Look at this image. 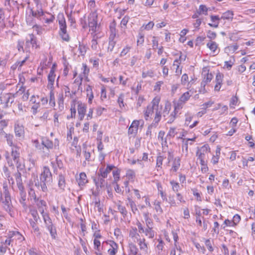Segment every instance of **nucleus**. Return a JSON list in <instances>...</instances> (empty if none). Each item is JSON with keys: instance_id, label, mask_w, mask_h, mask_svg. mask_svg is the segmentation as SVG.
<instances>
[{"instance_id": "1", "label": "nucleus", "mask_w": 255, "mask_h": 255, "mask_svg": "<svg viewBox=\"0 0 255 255\" xmlns=\"http://www.w3.org/2000/svg\"><path fill=\"white\" fill-rule=\"evenodd\" d=\"M159 102L160 98L155 97L153 99L151 104L147 106L144 111V117L146 121L151 119L153 114H155L153 122L158 124L161 118V106L159 105Z\"/></svg>"}, {"instance_id": "2", "label": "nucleus", "mask_w": 255, "mask_h": 255, "mask_svg": "<svg viewBox=\"0 0 255 255\" xmlns=\"http://www.w3.org/2000/svg\"><path fill=\"white\" fill-rule=\"evenodd\" d=\"M0 134L4 135L7 143L11 147V156L14 163H17L19 159V148L13 143V135L6 133L4 131H0Z\"/></svg>"}, {"instance_id": "3", "label": "nucleus", "mask_w": 255, "mask_h": 255, "mask_svg": "<svg viewBox=\"0 0 255 255\" xmlns=\"http://www.w3.org/2000/svg\"><path fill=\"white\" fill-rule=\"evenodd\" d=\"M44 225L46 229L49 232L50 236L53 239H56L57 234L55 226L52 222L49 213L42 215Z\"/></svg>"}, {"instance_id": "4", "label": "nucleus", "mask_w": 255, "mask_h": 255, "mask_svg": "<svg viewBox=\"0 0 255 255\" xmlns=\"http://www.w3.org/2000/svg\"><path fill=\"white\" fill-rule=\"evenodd\" d=\"M98 13L96 10L91 11L88 16V26L91 34L98 31L99 26L97 22Z\"/></svg>"}, {"instance_id": "5", "label": "nucleus", "mask_w": 255, "mask_h": 255, "mask_svg": "<svg viewBox=\"0 0 255 255\" xmlns=\"http://www.w3.org/2000/svg\"><path fill=\"white\" fill-rule=\"evenodd\" d=\"M52 182L53 180H47L46 179L39 178V180H37V182H35V186L39 190L44 193H47L48 191V187L52 184Z\"/></svg>"}, {"instance_id": "6", "label": "nucleus", "mask_w": 255, "mask_h": 255, "mask_svg": "<svg viewBox=\"0 0 255 255\" xmlns=\"http://www.w3.org/2000/svg\"><path fill=\"white\" fill-rule=\"evenodd\" d=\"M14 131L15 136L20 139H23L25 136V129L23 125L17 121L14 124Z\"/></svg>"}, {"instance_id": "7", "label": "nucleus", "mask_w": 255, "mask_h": 255, "mask_svg": "<svg viewBox=\"0 0 255 255\" xmlns=\"http://www.w3.org/2000/svg\"><path fill=\"white\" fill-rule=\"evenodd\" d=\"M14 95L11 93L4 94L0 97V104L2 105V108H6L11 105L14 101Z\"/></svg>"}, {"instance_id": "8", "label": "nucleus", "mask_w": 255, "mask_h": 255, "mask_svg": "<svg viewBox=\"0 0 255 255\" xmlns=\"http://www.w3.org/2000/svg\"><path fill=\"white\" fill-rule=\"evenodd\" d=\"M210 148L208 145H204L197 149L196 156L197 157V159L199 160L200 163L206 161V155L210 151Z\"/></svg>"}, {"instance_id": "9", "label": "nucleus", "mask_w": 255, "mask_h": 255, "mask_svg": "<svg viewBox=\"0 0 255 255\" xmlns=\"http://www.w3.org/2000/svg\"><path fill=\"white\" fill-rule=\"evenodd\" d=\"M138 231L135 227H131L129 232V242L134 243H138L144 238H141Z\"/></svg>"}, {"instance_id": "10", "label": "nucleus", "mask_w": 255, "mask_h": 255, "mask_svg": "<svg viewBox=\"0 0 255 255\" xmlns=\"http://www.w3.org/2000/svg\"><path fill=\"white\" fill-rule=\"evenodd\" d=\"M30 46L35 48L37 47L36 38L33 34H28V36L26 38L25 49L27 52L29 51V48Z\"/></svg>"}, {"instance_id": "11", "label": "nucleus", "mask_w": 255, "mask_h": 255, "mask_svg": "<svg viewBox=\"0 0 255 255\" xmlns=\"http://www.w3.org/2000/svg\"><path fill=\"white\" fill-rule=\"evenodd\" d=\"M77 111L78 114V118L80 121H82L85 117L86 112L87 106L86 105L81 102H78Z\"/></svg>"}, {"instance_id": "12", "label": "nucleus", "mask_w": 255, "mask_h": 255, "mask_svg": "<svg viewBox=\"0 0 255 255\" xmlns=\"http://www.w3.org/2000/svg\"><path fill=\"white\" fill-rule=\"evenodd\" d=\"M203 73H204V75H206V76L201 83V85L202 87H205L206 85L212 80L213 78V75L212 73H209V70L207 69V68H204L203 69Z\"/></svg>"}, {"instance_id": "13", "label": "nucleus", "mask_w": 255, "mask_h": 255, "mask_svg": "<svg viewBox=\"0 0 255 255\" xmlns=\"http://www.w3.org/2000/svg\"><path fill=\"white\" fill-rule=\"evenodd\" d=\"M57 19L59 25V31L67 30V25L63 13H59L57 15Z\"/></svg>"}, {"instance_id": "14", "label": "nucleus", "mask_w": 255, "mask_h": 255, "mask_svg": "<svg viewBox=\"0 0 255 255\" xmlns=\"http://www.w3.org/2000/svg\"><path fill=\"white\" fill-rule=\"evenodd\" d=\"M105 178L98 174V177L94 179V181L96 186L97 189L99 190L102 187H104L106 184L105 180Z\"/></svg>"}, {"instance_id": "15", "label": "nucleus", "mask_w": 255, "mask_h": 255, "mask_svg": "<svg viewBox=\"0 0 255 255\" xmlns=\"http://www.w3.org/2000/svg\"><path fill=\"white\" fill-rule=\"evenodd\" d=\"M39 178L44 179L53 180L52 175L49 168L47 166H44L41 173L39 175Z\"/></svg>"}, {"instance_id": "16", "label": "nucleus", "mask_w": 255, "mask_h": 255, "mask_svg": "<svg viewBox=\"0 0 255 255\" xmlns=\"http://www.w3.org/2000/svg\"><path fill=\"white\" fill-rule=\"evenodd\" d=\"M115 166L113 165H108L106 168L103 167L100 168L99 170L98 175L103 177L104 178H107L108 174L115 168Z\"/></svg>"}, {"instance_id": "17", "label": "nucleus", "mask_w": 255, "mask_h": 255, "mask_svg": "<svg viewBox=\"0 0 255 255\" xmlns=\"http://www.w3.org/2000/svg\"><path fill=\"white\" fill-rule=\"evenodd\" d=\"M76 180L80 187L85 186L88 182L87 175L85 172L80 173L79 177L76 178Z\"/></svg>"}, {"instance_id": "18", "label": "nucleus", "mask_w": 255, "mask_h": 255, "mask_svg": "<svg viewBox=\"0 0 255 255\" xmlns=\"http://www.w3.org/2000/svg\"><path fill=\"white\" fill-rule=\"evenodd\" d=\"M110 248L108 250V253L110 255H116L118 250V245L113 241H110L109 242Z\"/></svg>"}, {"instance_id": "19", "label": "nucleus", "mask_w": 255, "mask_h": 255, "mask_svg": "<svg viewBox=\"0 0 255 255\" xmlns=\"http://www.w3.org/2000/svg\"><path fill=\"white\" fill-rule=\"evenodd\" d=\"M82 72L81 74L79 75L80 77V85H82V81L83 79V78H85L86 79L88 78V76L90 72L89 68L87 67V65L86 64L83 63L82 64Z\"/></svg>"}, {"instance_id": "20", "label": "nucleus", "mask_w": 255, "mask_h": 255, "mask_svg": "<svg viewBox=\"0 0 255 255\" xmlns=\"http://www.w3.org/2000/svg\"><path fill=\"white\" fill-rule=\"evenodd\" d=\"M139 125V121L134 120L130 126L128 133L129 134H133L137 133L138 127Z\"/></svg>"}, {"instance_id": "21", "label": "nucleus", "mask_w": 255, "mask_h": 255, "mask_svg": "<svg viewBox=\"0 0 255 255\" xmlns=\"http://www.w3.org/2000/svg\"><path fill=\"white\" fill-rule=\"evenodd\" d=\"M194 211L196 215V222L198 224L199 226L201 227L202 222L201 220L202 214L200 211V207L198 205H195Z\"/></svg>"}, {"instance_id": "22", "label": "nucleus", "mask_w": 255, "mask_h": 255, "mask_svg": "<svg viewBox=\"0 0 255 255\" xmlns=\"http://www.w3.org/2000/svg\"><path fill=\"white\" fill-rule=\"evenodd\" d=\"M37 208L41 215H42L43 214H46V212H45V210L46 209L47 204L46 202L43 200H40L37 201L36 202Z\"/></svg>"}, {"instance_id": "23", "label": "nucleus", "mask_w": 255, "mask_h": 255, "mask_svg": "<svg viewBox=\"0 0 255 255\" xmlns=\"http://www.w3.org/2000/svg\"><path fill=\"white\" fill-rule=\"evenodd\" d=\"M58 185L60 189L64 191L66 187L65 178L63 175L59 174L58 177Z\"/></svg>"}, {"instance_id": "24", "label": "nucleus", "mask_w": 255, "mask_h": 255, "mask_svg": "<svg viewBox=\"0 0 255 255\" xmlns=\"http://www.w3.org/2000/svg\"><path fill=\"white\" fill-rule=\"evenodd\" d=\"M157 241L158 243L155 248L156 254H167L166 252L163 250L164 246V242L160 239H158Z\"/></svg>"}, {"instance_id": "25", "label": "nucleus", "mask_w": 255, "mask_h": 255, "mask_svg": "<svg viewBox=\"0 0 255 255\" xmlns=\"http://www.w3.org/2000/svg\"><path fill=\"white\" fill-rule=\"evenodd\" d=\"M129 255H136L138 252V248L135 243L129 242L128 245Z\"/></svg>"}, {"instance_id": "26", "label": "nucleus", "mask_w": 255, "mask_h": 255, "mask_svg": "<svg viewBox=\"0 0 255 255\" xmlns=\"http://www.w3.org/2000/svg\"><path fill=\"white\" fill-rule=\"evenodd\" d=\"M220 151L221 148L219 146H217L215 154L213 155L211 160V162L213 165H215L218 163L221 153Z\"/></svg>"}, {"instance_id": "27", "label": "nucleus", "mask_w": 255, "mask_h": 255, "mask_svg": "<svg viewBox=\"0 0 255 255\" xmlns=\"http://www.w3.org/2000/svg\"><path fill=\"white\" fill-rule=\"evenodd\" d=\"M87 97L88 99V103L91 104L94 98V94L92 91V87L87 85L86 88Z\"/></svg>"}, {"instance_id": "28", "label": "nucleus", "mask_w": 255, "mask_h": 255, "mask_svg": "<svg viewBox=\"0 0 255 255\" xmlns=\"http://www.w3.org/2000/svg\"><path fill=\"white\" fill-rule=\"evenodd\" d=\"M20 198L19 200V203L21 204L23 208L26 210L27 208V205L26 203V193L23 191L20 192Z\"/></svg>"}, {"instance_id": "29", "label": "nucleus", "mask_w": 255, "mask_h": 255, "mask_svg": "<svg viewBox=\"0 0 255 255\" xmlns=\"http://www.w3.org/2000/svg\"><path fill=\"white\" fill-rule=\"evenodd\" d=\"M207 46L215 54H217L219 52V50L217 51L218 45L215 41H210L207 44Z\"/></svg>"}, {"instance_id": "30", "label": "nucleus", "mask_w": 255, "mask_h": 255, "mask_svg": "<svg viewBox=\"0 0 255 255\" xmlns=\"http://www.w3.org/2000/svg\"><path fill=\"white\" fill-rule=\"evenodd\" d=\"M126 177L130 182H133L135 177V173L132 169H128L126 171Z\"/></svg>"}, {"instance_id": "31", "label": "nucleus", "mask_w": 255, "mask_h": 255, "mask_svg": "<svg viewBox=\"0 0 255 255\" xmlns=\"http://www.w3.org/2000/svg\"><path fill=\"white\" fill-rule=\"evenodd\" d=\"M2 204L5 210L7 212L10 213L12 208L11 199L7 200L5 199L2 202Z\"/></svg>"}, {"instance_id": "32", "label": "nucleus", "mask_w": 255, "mask_h": 255, "mask_svg": "<svg viewBox=\"0 0 255 255\" xmlns=\"http://www.w3.org/2000/svg\"><path fill=\"white\" fill-rule=\"evenodd\" d=\"M42 149L44 147L47 149H52L53 147V142L47 138H43L42 140Z\"/></svg>"}, {"instance_id": "33", "label": "nucleus", "mask_w": 255, "mask_h": 255, "mask_svg": "<svg viewBox=\"0 0 255 255\" xmlns=\"http://www.w3.org/2000/svg\"><path fill=\"white\" fill-rule=\"evenodd\" d=\"M180 166V158L179 157H177L175 158L173 160L171 170L173 171V172H176L179 168Z\"/></svg>"}, {"instance_id": "34", "label": "nucleus", "mask_w": 255, "mask_h": 255, "mask_svg": "<svg viewBox=\"0 0 255 255\" xmlns=\"http://www.w3.org/2000/svg\"><path fill=\"white\" fill-rule=\"evenodd\" d=\"M171 110V104L170 103L167 102L165 104L164 108L162 111L161 110V116L162 115L163 117L165 120V118H167L166 117L168 116L169 111Z\"/></svg>"}, {"instance_id": "35", "label": "nucleus", "mask_w": 255, "mask_h": 255, "mask_svg": "<svg viewBox=\"0 0 255 255\" xmlns=\"http://www.w3.org/2000/svg\"><path fill=\"white\" fill-rule=\"evenodd\" d=\"M191 96V95L189 94V92H186L183 93L180 97L178 103L177 104H180L182 106V104L185 103L186 101H187L189 99Z\"/></svg>"}, {"instance_id": "36", "label": "nucleus", "mask_w": 255, "mask_h": 255, "mask_svg": "<svg viewBox=\"0 0 255 255\" xmlns=\"http://www.w3.org/2000/svg\"><path fill=\"white\" fill-rule=\"evenodd\" d=\"M158 125V124H155V122H153L150 126H148L146 132V136L149 139L152 138V129L155 128Z\"/></svg>"}, {"instance_id": "37", "label": "nucleus", "mask_w": 255, "mask_h": 255, "mask_svg": "<svg viewBox=\"0 0 255 255\" xmlns=\"http://www.w3.org/2000/svg\"><path fill=\"white\" fill-rule=\"evenodd\" d=\"M127 205H129L133 214H135L136 212H138L137 206L134 201L131 199L128 198V203Z\"/></svg>"}, {"instance_id": "38", "label": "nucleus", "mask_w": 255, "mask_h": 255, "mask_svg": "<svg viewBox=\"0 0 255 255\" xmlns=\"http://www.w3.org/2000/svg\"><path fill=\"white\" fill-rule=\"evenodd\" d=\"M36 222L35 221H34L32 219L29 220V223L30 225V226L31 227L33 232L35 234H36L37 236H39L40 235V232H39V228L37 226L36 224Z\"/></svg>"}, {"instance_id": "39", "label": "nucleus", "mask_w": 255, "mask_h": 255, "mask_svg": "<svg viewBox=\"0 0 255 255\" xmlns=\"http://www.w3.org/2000/svg\"><path fill=\"white\" fill-rule=\"evenodd\" d=\"M137 244L139 247L140 250L144 253L147 254L148 246L147 244L145 242V239L144 238Z\"/></svg>"}, {"instance_id": "40", "label": "nucleus", "mask_w": 255, "mask_h": 255, "mask_svg": "<svg viewBox=\"0 0 255 255\" xmlns=\"http://www.w3.org/2000/svg\"><path fill=\"white\" fill-rule=\"evenodd\" d=\"M117 206L118 207L119 211L123 215V217L125 218L128 213L126 207L122 205L121 201H119V202L117 204Z\"/></svg>"}, {"instance_id": "41", "label": "nucleus", "mask_w": 255, "mask_h": 255, "mask_svg": "<svg viewBox=\"0 0 255 255\" xmlns=\"http://www.w3.org/2000/svg\"><path fill=\"white\" fill-rule=\"evenodd\" d=\"M56 77V75H52L48 74V84L47 87L48 89H53L54 83L55 82V79Z\"/></svg>"}, {"instance_id": "42", "label": "nucleus", "mask_w": 255, "mask_h": 255, "mask_svg": "<svg viewBox=\"0 0 255 255\" xmlns=\"http://www.w3.org/2000/svg\"><path fill=\"white\" fill-rule=\"evenodd\" d=\"M234 12L231 10H227V11L224 12L221 17V19H227L229 20H232L233 18Z\"/></svg>"}, {"instance_id": "43", "label": "nucleus", "mask_w": 255, "mask_h": 255, "mask_svg": "<svg viewBox=\"0 0 255 255\" xmlns=\"http://www.w3.org/2000/svg\"><path fill=\"white\" fill-rule=\"evenodd\" d=\"M153 227H147L144 229L142 233H144L145 235L150 239H152L154 236V232L152 230Z\"/></svg>"}, {"instance_id": "44", "label": "nucleus", "mask_w": 255, "mask_h": 255, "mask_svg": "<svg viewBox=\"0 0 255 255\" xmlns=\"http://www.w3.org/2000/svg\"><path fill=\"white\" fill-rule=\"evenodd\" d=\"M93 39L91 41V48L93 50H97L98 48V42L97 39L98 38V36L96 33H93Z\"/></svg>"}, {"instance_id": "45", "label": "nucleus", "mask_w": 255, "mask_h": 255, "mask_svg": "<svg viewBox=\"0 0 255 255\" xmlns=\"http://www.w3.org/2000/svg\"><path fill=\"white\" fill-rule=\"evenodd\" d=\"M14 236H17V239L19 240H23L24 237L22 236L21 234H19L18 232H15V231H11L9 232V233L7 234V238L9 239H12V237Z\"/></svg>"}, {"instance_id": "46", "label": "nucleus", "mask_w": 255, "mask_h": 255, "mask_svg": "<svg viewBox=\"0 0 255 255\" xmlns=\"http://www.w3.org/2000/svg\"><path fill=\"white\" fill-rule=\"evenodd\" d=\"M49 104L51 107L55 106V96L53 89H50L49 93Z\"/></svg>"}, {"instance_id": "47", "label": "nucleus", "mask_w": 255, "mask_h": 255, "mask_svg": "<svg viewBox=\"0 0 255 255\" xmlns=\"http://www.w3.org/2000/svg\"><path fill=\"white\" fill-rule=\"evenodd\" d=\"M170 184L171 185L172 189L175 193L179 192V190L180 189V186L179 183L172 180L170 181Z\"/></svg>"}, {"instance_id": "48", "label": "nucleus", "mask_w": 255, "mask_h": 255, "mask_svg": "<svg viewBox=\"0 0 255 255\" xmlns=\"http://www.w3.org/2000/svg\"><path fill=\"white\" fill-rule=\"evenodd\" d=\"M28 195L30 200H33L34 202H36L38 201L36 195L35 194L34 189L32 187H30L28 190Z\"/></svg>"}, {"instance_id": "49", "label": "nucleus", "mask_w": 255, "mask_h": 255, "mask_svg": "<svg viewBox=\"0 0 255 255\" xmlns=\"http://www.w3.org/2000/svg\"><path fill=\"white\" fill-rule=\"evenodd\" d=\"M188 143L187 141L183 140L182 151L183 154H185V157H187L188 155Z\"/></svg>"}, {"instance_id": "50", "label": "nucleus", "mask_w": 255, "mask_h": 255, "mask_svg": "<svg viewBox=\"0 0 255 255\" xmlns=\"http://www.w3.org/2000/svg\"><path fill=\"white\" fill-rule=\"evenodd\" d=\"M182 106L180 104H177L174 105V110L170 114V116L173 117L174 119H175L176 117V115L178 111L182 109Z\"/></svg>"}, {"instance_id": "51", "label": "nucleus", "mask_w": 255, "mask_h": 255, "mask_svg": "<svg viewBox=\"0 0 255 255\" xmlns=\"http://www.w3.org/2000/svg\"><path fill=\"white\" fill-rule=\"evenodd\" d=\"M154 206V209L158 214H161L163 213V210L160 206V202L158 201L155 200L153 204Z\"/></svg>"}, {"instance_id": "52", "label": "nucleus", "mask_w": 255, "mask_h": 255, "mask_svg": "<svg viewBox=\"0 0 255 255\" xmlns=\"http://www.w3.org/2000/svg\"><path fill=\"white\" fill-rule=\"evenodd\" d=\"M13 0H4L3 5L5 7V9L10 11L12 8V3H14Z\"/></svg>"}, {"instance_id": "53", "label": "nucleus", "mask_w": 255, "mask_h": 255, "mask_svg": "<svg viewBox=\"0 0 255 255\" xmlns=\"http://www.w3.org/2000/svg\"><path fill=\"white\" fill-rule=\"evenodd\" d=\"M208 10V9L206 5L201 4L199 6L198 12L200 14H204L206 15H207Z\"/></svg>"}, {"instance_id": "54", "label": "nucleus", "mask_w": 255, "mask_h": 255, "mask_svg": "<svg viewBox=\"0 0 255 255\" xmlns=\"http://www.w3.org/2000/svg\"><path fill=\"white\" fill-rule=\"evenodd\" d=\"M59 35L63 40L68 42L70 40V37L67 32V30L59 31Z\"/></svg>"}, {"instance_id": "55", "label": "nucleus", "mask_w": 255, "mask_h": 255, "mask_svg": "<svg viewBox=\"0 0 255 255\" xmlns=\"http://www.w3.org/2000/svg\"><path fill=\"white\" fill-rule=\"evenodd\" d=\"M154 24L153 23V22L152 21H149L147 24H145V25H143L141 27H140V31H142L143 29H145L146 30H151L153 26H154Z\"/></svg>"}, {"instance_id": "56", "label": "nucleus", "mask_w": 255, "mask_h": 255, "mask_svg": "<svg viewBox=\"0 0 255 255\" xmlns=\"http://www.w3.org/2000/svg\"><path fill=\"white\" fill-rule=\"evenodd\" d=\"M177 133V132L175 128H170L168 132L167 133V137H169L170 139L171 138H173L174 136Z\"/></svg>"}, {"instance_id": "57", "label": "nucleus", "mask_w": 255, "mask_h": 255, "mask_svg": "<svg viewBox=\"0 0 255 255\" xmlns=\"http://www.w3.org/2000/svg\"><path fill=\"white\" fill-rule=\"evenodd\" d=\"M113 175L114 178V182L117 183L120 180V170L117 169L113 171Z\"/></svg>"}, {"instance_id": "58", "label": "nucleus", "mask_w": 255, "mask_h": 255, "mask_svg": "<svg viewBox=\"0 0 255 255\" xmlns=\"http://www.w3.org/2000/svg\"><path fill=\"white\" fill-rule=\"evenodd\" d=\"M131 48V46H130L128 45H126L123 49L122 51H121V52L120 54V57H124L125 55H126V54H128Z\"/></svg>"}, {"instance_id": "59", "label": "nucleus", "mask_w": 255, "mask_h": 255, "mask_svg": "<svg viewBox=\"0 0 255 255\" xmlns=\"http://www.w3.org/2000/svg\"><path fill=\"white\" fill-rule=\"evenodd\" d=\"M144 35L141 32H139L138 33L137 40V45H142L144 41Z\"/></svg>"}, {"instance_id": "60", "label": "nucleus", "mask_w": 255, "mask_h": 255, "mask_svg": "<svg viewBox=\"0 0 255 255\" xmlns=\"http://www.w3.org/2000/svg\"><path fill=\"white\" fill-rule=\"evenodd\" d=\"M125 98V95L123 93L121 94L118 99V103L120 107L122 109L125 107L124 100Z\"/></svg>"}, {"instance_id": "61", "label": "nucleus", "mask_w": 255, "mask_h": 255, "mask_svg": "<svg viewBox=\"0 0 255 255\" xmlns=\"http://www.w3.org/2000/svg\"><path fill=\"white\" fill-rule=\"evenodd\" d=\"M32 15L34 17L40 16L43 15V11L41 8L37 9L36 11H34L32 9L31 10Z\"/></svg>"}, {"instance_id": "62", "label": "nucleus", "mask_w": 255, "mask_h": 255, "mask_svg": "<svg viewBox=\"0 0 255 255\" xmlns=\"http://www.w3.org/2000/svg\"><path fill=\"white\" fill-rule=\"evenodd\" d=\"M164 159V157L162 156V155H158L157 157V158H156V168H161L162 167V162H163V161Z\"/></svg>"}, {"instance_id": "63", "label": "nucleus", "mask_w": 255, "mask_h": 255, "mask_svg": "<svg viewBox=\"0 0 255 255\" xmlns=\"http://www.w3.org/2000/svg\"><path fill=\"white\" fill-rule=\"evenodd\" d=\"M50 112V110L45 111L43 112L42 115L41 117H40L39 119L41 121H46L47 120H49V119H48V117H49Z\"/></svg>"}, {"instance_id": "64", "label": "nucleus", "mask_w": 255, "mask_h": 255, "mask_svg": "<svg viewBox=\"0 0 255 255\" xmlns=\"http://www.w3.org/2000/svg\"><path fill=\"white\" fill-rule=\"evenodd\" d=\"M154 76V72L152 70H148L146 72H143L142 73V77L145 78L147 77L152 78Z\"/></svg>"}]
</instances>
